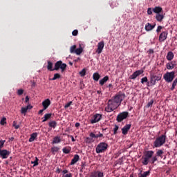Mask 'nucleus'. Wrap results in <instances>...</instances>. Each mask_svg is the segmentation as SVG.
<instances>
[{
    "label": "nucleus",
    "mask_w": 177,
    "mask_h": 177,
    "mask_svg": "<svg viewBox=\"0 0 177 177\" xmlns=\"http://www.w3.org/2000/svg\"><path fill=\"white\" fill-rule=\"evenodd\" d=\"M125 99V94L122 93H118L111 99L108 100L107 106L105 107V111L106 113H111L116 109H118L121 106V102Z\"/></svg>",
    "instance_id": "f257e3e1"
},
{
    "label": "nucleus",
    "mask_w": 177,
    "mask_h": 177,
    "mask_svg": "<svg viewBox=\"0 0 177 177\" xmlns=\"http://www.w3.org/2000/svg\"><path fill=\"white\" fill-rule=\"evenodd\" d=\"M167 140V136L163 134L158 138H156L155 141L153 142V147H161V146H164L165 145V142Z\"/></svg>",
    "instance_id": "f03ea898"
},
{
    "label": "nucleus",
    "mask_w": 177,
    "mask_h": 177,
    "mask_svg": "<svg viewBox=\"0 0 177 177\" xmlns=\"http://www.w3.org/2000/svg\"><path fill=\"white\" fill-rule=\"evenodd\" d=\"M162 77L160 75H156L155 74H151L149 76V81L148 84H147V86H154L156 85L157 81H160Z\"/></svg>",
    "instance_id": "7ed1b4c3"
},
{
    "label": "nucleus",
    "mask_w": 177,
    "mask_h": 177,
    "mask_svg": "<svg viewBox=\"0 0 177 177\" xmlns=\"http://www.w3.org/2000/svg\"><path fill=\"white\" fill-rule=\"evenodd\" d=\"M109 149V145L106 142H100L96 148L95 151L97 154H100V153H104Z\"/></svg>",
    "instance_id": "20e7f679"
},
{
    "label": "nucleus",
    "mask_w": 177,
    "mask_h": 177,
    "mask_svg": "<svg viewBox=\"0 0 177 177\" xmlns=\"http://www.w3.org/2000/svg\"><path fill=\"white\" fill-rule=\"evenodd\" d=\"M145 157L143 158V160L142 161V164L143 165H147L149 164V161H150V158L154 156L153 151H147L144 153Z\"/></svg>",
    "instance_id": "39448f33"
},
{
    "label": "nucleus",
    "mask_w": 177,
    "mask_h": 177,
    "mask_svg": "<svg viewBox=\"0 0 177 177\" xmlns=\"http://www.w3.org/2000/svg\"><path fill=\"white\" fill-rule=\"evenodd\" d=\"M163 79L166 82H172L175 79V71L167 72L163 75Z\"/></svg>",
    "instance_id": "423d86ee"
},
{
    "label": "nucleus",
    "mask_w": 177,
    "mask_h": 177,
    "mask_svg": "<svg viewBox=\"0 0 177 177\" xmlns=\"http://www.w3.org/2000/svg\"><path fill=\"white\" fill-rule=\"evenodd\" d=\"M66 68H67V64L63 63L62 61H57L55 64L54 70H55V71H58V70L61 69L62 73H63Z\"/></svg>",
    "instance_id": "0eeeda50"
},
{
    "label": "nucleus",
    "mask_w": 177,
    "mask_h": 177,
    "mask_svg": "<svg viewBox=\"0 0 177 177\" xmlns=\"http://www.w3.org/2000/svg\"><path fill=\"white\" fill-rule=\"evenodd\" d=\"M128 117H129V113H128V111H124L120 113L117 115L116 120L118 121V122H122V121H124V120H127Z\"/></svg>",
    "instance_id": "6e6552de"
},
{
    "label": "nucleus",
    "mask_w": 177,
    "mask_h": 177,
    "mask_svg": "<svg viewBox=\"0 0 177 177\" xmlns=\"http://www.w3.org/2000/svg\"><path fill=\"white\" fill-rule=\"evenodd\" d=\"M102 120V114L96 113L93 115V119L90 120L91 124H96Z\"/></svg>",
    "instance_id": "1a4fd4ad"
},
{
    "label": "nucleus",
    "mask_w": 177,
    "mask_h": 177,
    "mask_svg": "<svg viewBox=\"0 0 177 177\" xmlns=\"http://www.w3.org/2000/svg\"><path fill=\"white\" fill-rule=\"evenodd\" d=\"M89 177H104V173L100 170L94 171L91 173Z\"/></svg>",
    "instance_id": "9d476101"
},
{
    "label": "nucleus",
    "mask_w": 177,
    "mask_h": 177,
    "mask_svg": "<svg viewBox=\"0 0 177 177\" xmlns=\"http://www.w3.org/2000/svg\"><path fill=\"white\" fill-rule=\"evenodd\" d=\"M9 156H10V151L6 149L0 150V157H1L3 160L8 158Z\"/></svg>",
    "instance_id": "9b49d317"
},
{
    "label": "nucleus",
    "mask_w": 177,
    "mask_h": 177,
    "mask_svg": "<svg viewBox=\"0 0 177 177\" xmlns=\"http://www.w3.org/2000/svg\"><path fill=\"white\" fill-rule=\"evenodd\" d=\"M104 48V41H101L97 44V48L96 50V53H97L98 55H100V53H102V52H103V49Z\"/></svg>",
    "instance_id": "f8f14e48"
},
{
    "label": "nucleus",
    "mask_w": 177,
    "mask_h": 177,
    "mask_svg": "<svg viewBox=\"0 0 177 177\" xmlns=\"http://www.w3.org/2000/svg\"><path fill=\"white\" fill-rule=\"evenodd\" d=\"M168 37V31H163L159 35V42H164Z\"/></svg>",
    "instance_id": "ddd939ff"
},
{
    "label": "nucleus",
    "mask_w": 177,
    "mask_h": 177,
    "mask_svg": "<svg viewBox=\"0 0 177 177\" xmlns=\"http://www.w3.org/2000/svg\"><path fill=\"white\" fill-rule=\"evenodd\" d=\"M176 61H172V62H168L166 64V68L167 70H174V68H175V66H176Z\"/></svg>",
    "instance_id": "4468645a"
},
{
    "label": "nucleus",
    "mask_w": 177,
    "mask_h": 177,
    "mask_svg": "<svg viewBox=\"0 0 177 177\" xmlns=\"http://www.w3.org/2000/svg\"><path fill=\"white\" fill-rule=\"evenodd\" d=\"M143 71H137L134 72L132 75H130V80H136L137 77H139L141 74H142Z\"/></svg>",
    "instance_id": "2eb2a0df"
},
{
    "label": "nucleus",
    "mask_w": 177,
    "mask_h": 177,
    "mask_svg": "<svg viewBox=\"0 0 177 177\" xmlns=\"http://www.w3.org/2000/svg\"><path fill=\"white\" fill-rule=\"evenodd\" d=\"M155 28H156V24H153V25H151L150 24V23H147L145 25V30L147 32L154 30Z\"/></svg>",
    "instance_id": "dca6fc26"
},
{
    "label": "nucleus",
    "mask_w": 177,
    "mask_h": 177,
    "mask_svg": "<svg viewBox=\"0 0 177 177\" xmlns=\"http://www.w3.org/2000/svg\"><path fill=\"white\" fill-rule=\"evenodd\" d=\"M131 129V124H126L122 129V135H127L128 131Z\"/></svg>",
    "instance_id": "f3484780"
},
{
    "label": "nucleus",
    "mask_w": 177,
    "mask_h": 177,
    "mask_svg": "<svg viewBox=\"0 0 177 177\" xmlns=\"http://www.w3.org/2000/svg\"><path fill=\"white\" fill-rule=\"evenodd\" d=\"M42 106L44 110H46L49 106H50V100L46 99L44 101L42 102Z\"/></svg>",
    "instance_id": "a211bd4d"
},
{
    "label": "nucleus",
    "mask_w": 177,
    "mask_h": 177,
    "mask_svg": "<svg viewBox=\"0 0 177 177\" xmlns=\"http://www.w3.org/2000/svg\"><path fill=\"white\" fill-rule=\"evenodd\" d=\"M89 136L94 139H97V138H103V133H101L100 132H99L98 134H95L94 133L91 132L90 133Z\"/></svg>",
    "instance_id": "6ab92c4d"
},
{
    "label": "nucleus",
    "mask_w": 177,
    "mask_h": 177,
    "mask_svg": "<svg viewBox=\"0 0 177 177\" xmlns=\"http://www.w3.org/2000/svg\"><path fill=\"white\" fill-rule=\"evenodd\" d=\"M78 161H80V156L76 154L74 156L73 158L71 160V165H74V164H76L77 162H78Z\"/></svg>",
    "instance_id": "aec40b11"
},
{
    "label": "nucleus",
    "mask_w": 177,
    "mask_h": 177,
    "mask_svg": "<svg viewBox=\"0 0 177 177\" xmlns=\"http://www.w3.org/2000/svg\"><path fill=\"white\" fill-rule=\"evenodd\" d=\"M174 57L175 55H174V53L172 51H169L167 53L166 58H167V60H168L169 62H171V60H172Z\"/></svg>",
    "instance_id": "412c9836"
},
{
    "label": "nucleus",
    "mask_w": 177,
    "mask_h": 177,
    "mask_svg": "<svg viewBox=\"0 0 177 177\" xmlns=\"http://www.w3.org/2000/svg\"><path fill=\"white\" fill-rule=\"evenodd\" d=\"M153 13H156V15H159L162 12V8L160 6H156L154 8L152 9Z\"/></svg>",
    "instance_id": "4be33fe9"
},
{
    "label": "nucleus",
    "mask_w": 177,
    "mask_h": 177,
    "mask_svg": "<svg viewBox=\"0 0 177 177\" xmlns=\"http://www.w3.org/2000/svg\"><path fill=\"white\" fill-rule=\"evenodd\" d=\"M47 64V70H48V71H55V68H53V63H52V62L48 61Z\"/></svg>",
    "instance_id": "5701e85b"
},
{
    "label": "nucleus",
    "mask_w": 177,
    "mask_h": 177,
    "mask_svg": "<svg viewBox=\"0 0 177 177\" xmlns=\"http://www.w3.org/2000/svg\"><path fill=\"white\" fill-rule=\"evenodd\" d=\"M109 81V76L104 77L102 80H100V85L103 86Z\"/></svg>",
    "instance_id": "b1692460"
},
{
    "label": "nucleus",
    "mask_w": 177,
    "mask_h": 177,
    "mask_svg": "<svg viewBox=\"0 0 177 177\" xmlns=\"http://www.w3.org/2000/svg\"><path fill=\"white\" fill-rule=\"evenodd\" d=\"M164 15L162 14H156V19L157 20V21H159L160 23H161V21H162V20H164Z\"/></svg>",
    "instance_id": "393cba45"
},
{
    "label": "nucleus",
    "mask_w": 177,
    "mask_h": 177,
    "mask_svg": "<svg viewBox=\"0 0 177 177\" xmlns=\"http://www.w3.org/2000/svg\"><path fill=\"white\" fill-rule=\"evenodd\" d=\"M38 136V133H32V134H30V138L28 140V142H34L35 140V139H37V137Z\"/></svg>",
    "instance_id": "a878e982"
},
{
    "label": "nucleus",
    "mask_w": 177,
    "mask_h": 177,
    "mask_svg": "<svg viewBox=\"0 0 177 177\" xmlns=\"http://www.w3.org/2000/svg\"><path fill=\"white\" fill-rule=\"evenodd\" d=\"M60 142H62V139L60 138L59 136H55L54 137L52 144L53 145H56L57 143H60Z\"/></svg>",
    "instance_id": "bb28decb"
},
{
    "label": "nucleus",
    "mask_w": 177,
    "mask_h": 177,
    "mask_svg": "<svg viewBox=\"0 0 177 177\" xmlns=\"http://www.w3.org/2000/svg\"><path fill=\"white\" fill-rule=\"evenodd\" d=\"M50 117H52V113H46V114H45L44 117L42 118V120H43L42 122H45L48 121V120H49L50 118Z\"/></svg>",
    "instance_id": "cd10ccee"
},
{
    "label": "nucleus",
    "mask_w": 177,
    "mask_h": 177,
    "mask_svg": "<svg viewBox=\"0 0 177 177\" xmlns=\"http://www.w3.org/2000/svg\"><path fill=\"white\" fill-rule=\"evenodd\" d=\"M93 79L94 80V81H99V80L100 79V75L99 74V73H94L93 75Z\"/></svg>",
    "instance_id": "c85d7f7f"
},
{
    "label": "nucleus",
    "mask_w": 177,
    "mask_h": 177,
    "mask_svg": "<svg viewBox=\"0 0 177 177\" xmlns=\"http://www.w3.org/2000/svg\"><path fill=\"white\" fill-rule=\"evenodd\" d=\"M48 125L50 128H53L55 129V128H56V127L57 126V122H56V121L55 120H53L48 123Z\"/></svg>",
    "instance_id": "c756f323"
},
{
    "label": "nucleus",
    "mask_w": 177,
    "mask_h": 177,
    "mask_svg": "<svg viewBox=\"0 0 177 177\" xmlns=\"http://www.w3.org/2000/svg\"><path fill=\"white\" fill-rule=\"evenodd\" d=\"M162 154H164V151H162V149H158L156 151V157H160V158H162Z\"/></svg>",
    "instance_id": "7c9ffc66"
},
{
    "label": "nucleus",
    "mask_w": 177,
    "mask_h": 177,
    "mask_svg": "<svg viewBox=\"0 0 177 177\" xmlns=\"http://www.w3.org/2000/svg\"><path fill=\"white\" fill-rule=\"evenodd\" d=\"M59 150H60V149L59 147H53L51 148V153L55 155V154H56V153H57V151H59Z\"/></svg>",
    "instance_id": "2f4dec72"
},
{
    "label": "nucleus",
    "mask_w": 177,
    "mask_h": 177,
    "mask_svg": "<svg viewBox=\"0 0 177 177\" xmlns=\"http://www.w3.org/2000/svg\"><path fill=\"white\" fill-rule=\"evenodd\" d=\"M62 76L60 75V74L59 73H55L54 74V77L50 79L51 81H56V80H59V78H60Z\"/></svg>",
    "instance_id": "473e14b6"
},
{
    "label": "nucleus",
    "mask_w": 177,
    "mask_h": 177,
    "mask_svg": "<svg viewBox=\"0 0 177 177\" xmlns=\"http://www.w3.org/2000/svg\"><path fill=\"white\" fill-rule=\"evenodd\" d=\"M84 49L82 48V47H80L79 48H76V50L75 51V53H76V55H81L82 53L83 52Z\"/></svg>",
    "instance_id": "72a5a7b5"
},
{
    "label": "nucleus",
    "mask_w": 177,
    "mask_h": 177,
    "mask_svg": "<svg viewBox=\"0 0 177 177\" xmlns=\"http://www.w3.org/2000/svg\"><path fill=\"white\" fill-rule=\"evenodd\" d=\"M77 50V46L73 45L71 46L70 48V52L71 53H75V50Z\"/></svg>",
    "instance_id": "f704fd0d"
},
{
    "label": "nucleus",
    "mask_w": 177,
    "mask_h": 177,
    "mask_svg": "<svg viewBox=\"0 0 177 177\" xmlns=\"http://www.w3.org/2000/svg\"><path fill=\"white\" fill-rule=\"evenodd\" d=\"M62 151H63V153H64V154H68L70 153V151H71V149L64 147V148H63Z\"/></svg>",
    "instance_id": "c9c22d12"
},
{
    "label": "nucleus",
    "mask_w": 177,
    "mask_h": 177,
    "mask_svg": "<svg viewBox=\"0 0 177 177\" xmlns=\"http://www.w3.org/2000/svg\"><path fill=\"white\" fill-rule=\"evenodd\" d=\"M80 75L81 77H85L86 75V69L83 68L80 72Z\"/></svg>",
    "instance_id": "e433bc0d"
},
{
    "label": "nucleus",
    "mask_w": 177,
    "mask_h": 177,
    "mask_svg": "<svg viewBox=\"0 0 177 177\" xmlns=\"http://www.w3.org/2000/svg\"><path fill=\"white\" fill-rule=\"evenodd\" d=\"M151 158L150 160L151 164H154L156 162V161H157L158 160V158H157L156 156H155Z\"/></svg>",
    "instance_id": "4c0bfd02"
},
{
    "label": "nucleus",
    "mask_w": 177,
    "mask_h": 177,
    "mask_svg": "<svg viewBox=\"0 0 177 177\" xmlns=\"http://www.w3.org/2000/svg\"><path fill=\"white\" fill-rule=\"evenodd\" d=\"M145 82H147V84L149 82V79H147V77H144L141 79V84H145Z\"/></svg>",
    "instance_id": "58836bf2"
},
{
    "label": "nucleus",
    "mask_w": 177,
    "mask_h": 177,
    "mask_svg": "<svg viewBox=\"0 0 177 177\" xmlns=\"http://www.w3.org/2000/svg\"><path fill=\"white\" fill-rule=\"evenodd\" d=\"M150 175V171H145L143 174L140 175L141 177H147Z\"/></svg>",
    "instance_id": "ea45409f"
},
{
    "label": "nucleus",
    "mask_w": 177,
    "mask_h": 177,
    "mask_svg": "<svg viewBox=\"0 0 177 177\" xmlns=\"http://www.w3.org/2000/svg\"><path fill=\"white\" fill-rule=\"evenodd\" d=\"M154 103V100H151L150 102H149L147 104V107H152L153 106V104Z\"/></svg>",
    "instance_id": "a19ab883"
},
{
    "label": "nucleus",
    "mask_w": 177,
    "mask_h": 177,
    "mask_svg": "<svg viewBox=\"0 0 177 177\" xmlns=\"http://www.w3.org/2000/svg\"><path fill=\"white\" fill-rule=\"evenodd\" d=\"M28 110V109L26 107H22V108L21 109V114H26V113H27Z\"/></svg>",
    "instance_id": "79ce46f5"
},
{
    "label": "nucleus",
    "mask_w": 177,
    "mask_h": 177,
    "mask_svg": "<svg viewBox=\"0 0 177 177\" xmlns=\"http://www.w3.org/2000/svg\"><path fill=\"white\" fill-rule=\"evenodd\" d=\"M119 128L118 125H115V127L113 128V135H117V131H118Z\"/></svg>",
    "instance_id": "37998d69"
},
{
    "label": "nucleus",
    "mask_w": 177,
    "mask_h": 177,
    "mask_svg": "<svg viewBox=\"0 0 177 177\" xmlns=\"http://www.w3.org/2000/svg\"><path fill=\"white\" fill-rule=\"evenodd\" d=\"M13 127L15 129H19L20 128V125L17 124L15 121L13 122Z\"/></svg>",
    "instance_id": "c03bdc74"
},
{
    "label": "nucleus",
    "mask_w": 177,
    "mask_h": 177,
    "mask_svg": "<svg viewBox=\"0 0 177 177\" xmlns=\"http://www.w3.org/2000/svg\"><path fill=\"white\" fill-rule=\"evenodd\" d=\"M117 5V1H113L112 3H110V6L111 8H112V9H114V8H115V6Z\"/></svg>",
    "instance_id": "a18cd8bd"
},
{
    "label": "nucleus",
    "mask_w": 177,
    "mask_h": 177,
    "mask_svg": "<svg viewBox=\"0 0 177 177\" xmlns=\"http://www.w3.org/2000/svg\"><path fill=\"white\" fill-rule=\"evenodd\" d=\"M71 104H73V101H70L66 104H65L64 109H68V107H70Z\"/></svg>",
    "instance_id": "49530a36"
},
{
    "label": "nucleus",
    "mask_w": 177,
    "mask_h": 177,
    "mask_svg": "<svg viewBox=\"0 0 177 177\" xmlns=\"http://www.w3.org/2000/svg\"><path fill=\"white\" fill-rule=\"evenodd\" d=\"M1 125H3L4 124H6V118H3L0 121Z\"/></svg>",
    "instance_id": "de8ad7c7"
},
{
    "label": "nucleus",
    "mask_w": 177,
    "mask_h": 177,
    "mask_svg": "<svg viewBox=\"0 0 177 177\" xmlns=\"http://www.w3.org/2000/svg\"><path fill=\"white\" fill-rule=\"evenodd\" d=\"M162 30V26H158L156 29V32L158 34L159 32H161V30Z\"/></svg>",
    "instance_id": "09e8293b"
},
{
    "label": "nucleus",
    "mask_w": 177,
    "mask_h": 177,
    "mask_svg": "<svg viewBox=\"0 0 177 177\" xmlns=\"http://www.w3.org/2000/svg\"><path fill=\"white\" fill-rule=\"evenodd\" d=\"M147 15H153V9H151V8L147 9Z\"/></svg>",
    "instance_id": "8fccbe9b"
},
{
    "label": "nucleus",
    "mask_w": 177,
    "mask_h": 177,
    "mask_svg": "<svg viewBox=\"0 0 177 177\" xmlns=\"http://www.w3.org/2000/svg\"><path fill=\"white\" fill-rule=\"evenodd\" d=\"M24 92V90L23 89H19L17 91V95H19V96H21V95L23 94V93Z\"/></svg>",
    "instance_id": "3c124183"
},
{
    "label": "nucleus",
    "mask_w": 177,
    "mask_h": 177,
    "mask_svg": "<svg viewBox=\"0 0 177 177\" xmlns=\"http://www.w3.org/2000/svg\"><path fill=\"white\" fill-rule=\"evenodd\" d=\"M72 35H73V37H77V35H78V30H74L72 32Z\"/></svg>",
    "instance_id": "603ef678"
},
{
    "label": "nucleus",
    "mask_w": 177,
    "mask_h": 177,
    "mask_svg": "<svg viewBox=\"0 0 177 177\" xmlns=\"http://www.w3.org/2000/svg\"><path fill=\"white\" fill-rule=\"evenodd\" d=\"M3 145H5V140H0V150L3 147Z\"/></svg>",
    "instance_id": "864d4df0"
},
{
    "label": "nucleus",
    "mask_w": 177,
    "mask_h": 177,
    "mask_svg": "<svg viewBox=\"0 0 177 177\" xmlns=\"http://www.w3.org/2000/svg\"><path fill=\"white\" fill-rule=\"evenodd\" d=\"M92 142H93V140H92V138H86V143H92Z\"/></svg>",
    "instance_id": "5fc2aeb1"
},
{
    "label": "nucleus",
    "mask_w": 177,
    "mask_h": 177,
    "mask_svg": "<svg viewBox=\"0 0 177 177\" xmlns=\"http://www.w3.org/2000/svg\"><path fill=\"white\" fill-rule=\"evenodd\" d=\"M147 53H149V55H152L153 53H154V50L150 48L148 51Z\"/></svg>",
    "instance_id": "6e6d98bb"
},
{
    "label": "nucleus",
    "mask_w": 177,
    "mask_h": 177,
    "mask_svg": "<svg viewBox=\"0 0 177 177\" xmlns=\"http://www.w3.org/2000/svg\"><path fill=\"white\" fill-rule=\"evenodd\" d=\"M31 164H34L33 167H37V165H39L38 162H37L36 160L35 161H32Z\"/></svg>",
    "instance_id": "4d7b16f0"
},
{
    "label": "nucleus",
    "mask_w": 177,
    "mask_h": 177,
    "mask_svg": "<svg viewBox=\"0 0 177 177\" xmlns=\"http://www.w3.org/2000/svg\"><path fill=\"white\" fill-rule=\"evenodd\" d=\"M56 174H60L62 172V169L57 167V170L55 171Z\"/></svg>",
    "instance_id": "13d9d810"
},
{
    "label": "nucleus",
    "mask_w": 177,
    "mask_h": 177,
    "mask_svg": "<svg viewBox=\"0 0 177 177\" xmlns=\"http://www.w3.org/2000/svg\"><path fill=\"white\" fill-rule=\"evenodd\" d=\"M26 109H28V110H31V109H32V106H31V105L29 104V105L26 106Z\"/></svg>",
    "instance_id": "bf43d9fd"
},
{
    "label": "nucleus",
    "mask_w": 177,
    "mask_h": 177,
    "mask_svg": "<svg viewBox=\"0 0 177 177\" xmlns=\"http://www.w3.org/2000/svg\"><path fill=\"white\" fill-rule=\"evenodd\" d=\"M25 102H26V103H28V102H30V97H28V96L26 97Z\"/></svg>",
    "instance_id": "052dcab7"
},
{
    "label": "nucleus",
    "mask_w": 177,
    "mask_h": 177,
    "mask_svg": "<svg viewBox=\"0 0 177 177\" xmlns=\"http://www.w3.org/2000/svg\"><path fill=\"white\" fill-rule=\"evenodd\" d=\"M64 177H73V174L71 173L67 174Z\"/></svg>",
    "instance_id": "680f3d73"
},
{
    "label": "nucleus",
    "mask_w": 177,
    "mask_h": 177,
    "mask_svg": "<svg viewBox=\"0 0 177 177\" xmlns=\"http://www.w3.org/2000/svg\"><path fill=\"white\" fill-rule=\"evenodd\" d=\"M81 125V124L78 123V122H76L75 124V127L76 128H80V126Z\"/></svg>",
    "instance_id": "e2e57ef3"
},
{
    "label": "nucleus",
    "mask_w": 177,
    "mask_h": 177,
    "mask_svg": "<svg viewBox=\"0 0 177 177\" xmlns=\"http://www.w3.org/2000/svg\"><path fill=\"white\" fill-rule=\"evenodd\" d=\"M44 111H45V109H44V108H43V109H41L39 111L38 114H42V113H44Z\"/></svg>",
    "instance_id": "0e129e2a"
},
{
    "label": "nucleus",
    "mask_w": 177,
    "mask_h": 177,
    "mask_svg": "<svg viewBox=\"0 0 177 177\" xmlns=\"http://www.w3.org/2000/svg\"><path fill=\"white\" fill-rule=\"evenodd\" d=\"M62 173L64 174V175H66V174H68V170L67 169L63 170Z\"/></svg>",
    "instance_id": "69168bd1"
},
{
    "label": "nucleus",
    "mask_w": 177,
    "mask_h": 177,
    "mask_svg": "<svg viewBox=\"0 0 177 177\" xmlns=\"http://www.w3.org/2000/svg\"><path fill=\"white\" fill-rule=\"evenodd\" d=\"M172 84L176 86V84H177V78H176V79L174 80V81L173 82Z\"/></svg>",
    "instance_id": "338daca9"
},
{
    "label": "nucleus",
    "mask_w": 177,
    "mask_h": 177,
    "mask_svg": "<svg viewBox=\"0 0 177 177\" xmlns=\"http://www.w3.org/2000/svg\"><path fill=\"white\" fill-rule=\"evenodd\" d=\"M175 86H176L175 84H172V86L171 87V91H174V89H175Z\"/></svg>",
    "instance_id": "774afa93"
}]
</instances>
